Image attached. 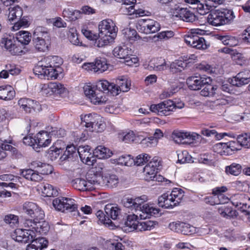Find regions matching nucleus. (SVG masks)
I'll return each mask as SVG.
<instances>
[{
  "label": "nucleus",
  "mask_w": 250,
  "mask_h": 250,
  "mask_svg": "<svg viewBox=\"0 0 250 250\" xmlns=\"http://www.w3.org/2000/svg\"><path fill=\"white\" fill-rule=\"evenodd\" d=\"M137 211L140 212L139 216L142 219L150 218L151 216H156L158 215L159 209L154 207L152 205L144 202L139 207Z\"/></svg>",
  "instance_id": "nucleus-21"
},
{
  "label": "nucleus",
  "mask_w": 250,
  "mask_h": 250,
  "mask_svg": "<svg viewBox=\"0 0 250 250\" xmlns=\"http://www.w3.org/2000/svg\"><path fill=\"white\" fill-rule=\"evenodd\" d=\"M211 81L210 77H204L201 76H193L188 78L187 83L188 87L193 90L200 89L204 85L209 83Z\"/></svg>",
  "instance_id": "nucleus-16"
},
{
  "label": "nucleus",
  "mask_w": 250,
  "mask_h": 250,
  "mask_svg": "<svg viewBox=\"0 0 250 250\" xmlns=\"http://www.w3.org/2000/svg\"><path fill=\"white\" fill-rule=\"evenodd\" d=\"M73 187L80 191L92 190L95 188L94 186L99 185L96 180H89L85 181L83 179L76 178L72 181Z\"/></svg>",
  "instance_id": "nucleus-20"
},
{
  "label": "nucleus",
  "mask_w": 250,
  "mask_h": 250,
  "mask_svg": "<svg viewBox=\"0 0 250 250\" xmlns=\"http://www.w3.org/2000/svg\"><path fill=\"white\" fill-rule=\"evenodd\" d=\"M123 38L125 40H127L131 43L139 39L136 31L131 28H125L122 30Z\"/></svg>",
  "instance_id": "nucleus-39"
},
{
  "label": "nucleus",
  "mask_w": 250,
  "mask_h": 250,
  "mask_svg": "<svg viewBox=\"0 0 250 250\" xmlns=\"http://www.w3.org/2000/svg\"><path fill=\"white\" fill-rule=\"evenodd\" d=\"M133 52L126 45H119L113 50V54L118 58L125 60V63L129 66L137 62L138 59L132 55Z\"/></svg>",
  "instance_id": "nucleus-7"
},
{
  "label": "nucleus",
  "mask_w": 250,
  "mask_h": 250,
  "mask_svg": "<svg viewBox=\"0 0 250 250\" xmlns=\"http://www.w3.org/2000/svg\"><path fill=\"white\" fill-rule=\"evenodd\" d=\"M118 137L122 142L127 143L136 140V136L131 130L121 131L118 133Z\"/></svg>",
  "instance_id": "nucleus-36"
},
{
  "label": "nucleus",
  "mask_w": 250,
  "mask_h": 250,
  "mask_svg": "<svg viewBox=\"0 0 250 250\" xmlns=\"http://www.w3.org/2000/svg\"><path fill=\"white\" fill-rule=\"evenodd\" d=\"M207 84V85L201 91V95L203 96H214L217 90L218 86L217 85H212L209 83Z\"/></svg>",
  "instance_id": "nucleus-53"
},
{
  "label": "nucleus",
  "mask_w": 250,
  "mask_h": 250,
  "mask_svg": "<svg viewBox=\"0 0 250 250\" xmlns=\"http://www.w3.org/2000/svg\"><path fill=\"white\" fill-rule=\"evenodd\" d=\"M48 92L55 94H66L67 93V89L63 85L59 83H50L47 85Z\"/></svg>",
  "instance_id": "nucleus-32"
},
{
  "label": "nucleus",
  "mask_w": 250,
  "mask_h": 250,
  "mask_svg": "<svg viewBox=\"0 0 250 250\" xmlns=\"http://www.w3.org/2000/svg\"><path fill=\"white\" fill-rule=\"evenodd\" d=\"M33 41L36 49L39 51L44 52L48 49V44L46 42H48L49 40L33 39Z\"/></svg>",
  "instance_id": "nucleus-51"
},
{
  "label": "nucleus",
  "mask_w": 250,
  "mask_h": 250,
  "mask_svg": "<svg viewBox=\"0 0 250 250\" xmlns=\"http://www.w3.org/2000/svg\"><path fill=\"white\" fill-rule=\"evenodd\" d=\"M137 215L135 214L129 215L125 221L122 229L126 232H131L137 230L138 221L137 220Z\"/></svg>",
  "instance_id": "nucleus-27"
},
{
  "label": "nucleus",
  "mask_w": 250,
  "mask_h": 250,
  "mask_svg": "<svg viewBox=\"0 0 250 250\" xmlns=\"http://www.w3.org/2000/svg\"><path fill=\"white\" fill-rule=\"evenodd\" d=\"M52 204L54 208L58 210L64 212L75 211L77 209V205L74 199L64 197H58L53 200Z\"/></svg>",
  "instance_id": "nucleus-9"
},
{
  "label": "nucleus",
  "mask_w": 250,
  "mask_h": 250,
  "mask_svg": "<svg viewBox=\"0 0 250 250\" xmlns=\"http://www.w3.org/2000/svg\"><path fill=\"white\" fill-rule=\"evenodd\" d=\"M62 63V59L58 56L47 58L45 62H40L33 70L35 75L42 79H55L62 73L60 65Z\"/></svg>",
  "instance_id": "nucleus-1"
},
{
  "label": "nucleus",
  "mask_w": 250,
  "mask_h": 250,
  "mask_svg": "<svg viewBox=\"0 0 250 250\" xmlns=\"http://www.w3.org/2000/svg\"><path fill=\"white\" fill-rule=\"evenodd\" d=\"M69 33L68 39L73 44L78 45L80 43H82L79 41L78 34L75 29H71L69 31Z\"/></svg>",
  "instance_id": "nucleus-62"
},
{
  "label": "nucleus",
  "mask_w": 250,
  "mask_h": 250,
  "mask_svg": "<svg viewBox=\"0 0 250 250\" xmlns=\"http://www.w3.org/2000/svg\"><path fill=\"white\" fill-rule=\"evenodd\" d=\"M51 131H49V134L52 136H54L56 138H62L64 137L65 134V131L64 129L57 127H51Z\"/></svg>",
  "instance_id": "nucleus-63"
},
{
  "label": "nucleus",
  "mask_w": 250,
  "mask_h": 250,
  "mask_svg": "<svg viewBox=\"0 0 250 250\" xmlns=\"http://www.w3.org/2000/svg\"><path fill=\"white\" fill-rule=\"evenodd\" d=\"M104 183L108 188H113L117 186L119 179L115 175H109L103 178Z\"/></svg>",
  "instance_id": "nucleus-44"
},
{
  "label": "nucleus",
  "mask_w": 250,
  "mask_h": 250,
  "mask_svg": "<svg viewBox=\"0 0 250 250\" xmlns=\"http://www.w3.org/2000/svg\"><path fill=\"white\" fill-rule=\"evenodd\" d=\"M30 242L27 246L26 250H42L46 248L48 244L47 240L43 237L35 238Z\"/></svg>",
  "instance_id": "nucleus-25"
},
{
  "label": "nucleus",
  "mask_w": 250,
  "mask_h": 250,
  "mask_svg": "<svg viewBox=\"0 0 250 250\" xmlns=\"http://www.w3.org/2000/svg\"><path fill=\"white\" fill-rule=\"evenodd\" d=\"M200 138L201 136L196 133L185 132L178 130H174L171 135V138L177 144H190Z\"/></svg>",
  "instance_id": "nucleus-8"
},
{
  "label": "nucleus",
  "mask_w": 250,
  "mask_h": 250,
  "mask_svg": "<svg viewBox=\"0 0 250 250\" xmlns=\"http://www.w3.org/2000/svg\"><path fill=\"white\" fill-rule=\"evenodd\" d=\"M42 192L45 196L51 197L58 195V191L51 185L46 183L43 185Z\"/></svg>",
  "instance_id": "nucleus-49"
},
{
  "label": "nucleus",
  "mask_w": 250,
  "mask_h": 250,
  "mask_svg": "<svg viewBox=\"0 0 250 250\" xmlns=\"http://www.w3.org/2000/svg\"><path fill=\"white\" fill-rule=\"evenodd\" d=\"M184 197V191L179 188H174L170 194L164 193L159 197L158 204L165 208H172L179 205Z\"/></svg>",
  "instance_id": "nucleus-4"
},
{
  "label": "nucleus",
  "mask_w": 250,
  "mask_h": 250,
  "mask_svg": "<svg viewBox=\"0 0 250 250\" xmlns=\"http://www.w3.org/2000/svg\"><path fill=\"white\" fill-rule=\"evenodd\" d=\"M15 95L13 88L10 85L0 86V99L4 101L12 100Z\"/></svg>",
  "instance_id": "nucleus-30"
},
{
  "label": "nucleus",
  "mask_w": 250,
  "mask_h": 250,
  "mask_svg": "<svg viewBox=\"0 0 250 250\" xmlns=\"http://www.w3.org/2000/svg\"><path fill=\"white\" fill-rule=\"evenodd\" d=\"M174 9L175 12H173V14L184 21L192 22L196 19L194 14L187 8H180L177 6L175 7Z\"/></svg>",
  "instance_id": "nucleus-23"
},
{
  "label": "nucleus",
  "mask_w": 250,
  "mask_h": 250,
  "mask_svg": "<svg viewBox=\"0 0 250 250\" xmlns=\"http://www.w3.org/2000/svg\"><path fill=\"white\" fill-rule=\"evenodd\" d=\"M17 41L22 44H28L31 41V36L27 31H20L16 34Z\"/></svg>",
  "instance_id": "nucleus-42"
},
{
  "label": "nucleus",
  "mask_w": 250,
  "mask_h": 250,
  "mask_svg": "<svg viewBox=\"0 0 250 250\" xmlns=\"http://www.w3.org/2000/svg\"><path fill=\"white\" fill-rule=\"evenodd\" d=\"M151 158V156L146 153H142L139 155L134 160L133 163L137 166H141L148 162Z\"/></svg>",
  "instance_id": "nucleus-56"
},
{
  "label": "nucleus",
  "mask_w": 250,
  "mask_h": 250,
  "mask_svg": "<svg viewBox=\"0 0 250 250\" xmlns=\"http://www.w3.org/2000/svg\"><path fill=\"white\" fill-rule=\"evenodd\" d=\"M4 221L11 227H16L19 224V217L12 214H8L5 216Z\"/></svg>",
  "instance_id": "nucleus-54"
},
{
  "label": "nucleus",
  "mask_w": 250,
  "mask_h": 250,
  "mask_svg": "<svg viewBox=\"0 0 250 250\" xmlns=\"http://www.w3.org/2000/svg\"><path fill=\"white\" fill-rule=\"evenodd\" d=\"M23 212L28 216L38 220H43L44 217L43 211L35 203L26 202L22 206Z\"/></svg>",
  "instance_id": "nucleus-13"
},
{
  "label": "nucleus",
  "mask_w": 250,
  "mask_h": 250,
  "mask_svg": "<svg viewBox=\"0 0 250 250\" xmlns=\"http://www.w3.org/2000/svg\"><path fill=\"white\" fill-rule=\"evenodd\" d=\"M178 162L181 164L185 163H193L194 160L192 157L187 151H183L178 155Z\"/></svg>",
  "instance_id": "nucleus-60"
},
{
  "label": "nucleus",
  "mask_w": 250,
  "mask_h": 250,
  "mask_svg": "<svg viewBox=\"0 0 250 250\" xmlns=\"http://www.w3.org/2000/svg\"><path fill=\"white\" fill-rule=\"evenodd\" d=\"M24 227L26 228H29L34 230L35 235L36 233L40 234H46L49 230L48 223L42 220L26 219L23 223Z\"/></svg>",
  "instance_id": "nucleus-10"
},
{
  "label": "nucleus",
  "mask_w": 250,
  "mask_h": 250,
  "mask_svg": "<svg viewBox=\"0 0 250 250\" xmlns=\"http://www.w3.org/2000/svg\"><path fill=\"white\" fill-rule=\"evenodd\" d=\"M18 104L25 112L29 113L36 109L37 102L30 99L21 98L18 101Z\"/></svg>",
  "instance_id": "nucleus-28"
},
{
  "label": "nucleus",
  "mask_w": 250,
  "mask_h": 250,
  "mask_svg": "<svg viewBox=\"0 0 250 250\" xmlns=\"http://www.w3.org/2000/svg\"><path fill=\"white\" fill-rule=\"evenodd\" d=\"M156 224L151 221H142L139 222L137 227L138 231L150 230L153 229Z\"/></svg>",
  "instance_id": "nucleus-52"
},
{
  "label": "nucleus",
  "mask_w": 250,
  "mask_h": 250,
  "mask_svg": "<svg viewBox=\"0 0 250 250\" xmlns=\"http://www.w3.org/2000/svg\"><path fill=\"white\" fill-rule=\"evenodd\" d=\"M208 22L212 26H219V10L212 9L208 17Z\"/></svg>",
  "instance_id": "nucleus-47"
},
{
  "label": "nucleus",
  "mask_w": 250,
  "mask_h": 250,
  "mask_svg": "<svg viewBox=\"0 0 250 250\" xmlns=\"http://www.w3.org/2000/svg\"><path fill=\"white\" fill-rule=\"evenodd\" d=\"M8 143L11 144V140H10L8 142L5 140L3 141V143L1 144V146L0 147V152H4L5 153L6 156L7 155V154L5 152V150L11 151L13 152V154L16 153L17 151V149L11 145L8 144Z\"/></svg>",
  "instance_id": "nucleus-57"
},
{
  "label": "nucleus",
  "mask_w": 250,
  "mask_h": 250,
  "mask_svg": "<svg viewBox=\"0 0 250 250\" xmlns=\"http://www.w3.org/2000/svg\"><path fill=\"white\" fill-rule=\"evenodd\" d=\"M116 83L115 86H113V88H114L113 89L115 91V92H114V95H118L119 91L127 92L130 89V83L124 77L118 79L116 80Z\"/></svg>",
  "instance_id": "nucleus-29"
},
{
  "label": "nucleus",
  "mask_w": 250,
  "mask_h": 250,
  "mask_svg": "<svg viewBox=\"0 0 250 250\" xmlns=\"http://www.w3.org/2000/svg\"><path fill=\"white\" fill-rule=\"evenodd\" d=\"M83 68L84 69L93 71L99 73H102L107 69L108 64L104 58H97L94 62L84 63Z\"/></svg>",
  "instance_id": "nucleus-19"
},
{
  "label": "nucleus",
  "mask_w": 250,
  "mask_h": 250,
  "mask_svg": "<svg viewBox=\"0 0 250 250\" xmlns=\"http://www.w3.org/2000/svg\"><path fill=\"white\" fill-rule=\"evenodd\" d=\"M96 122H94L93 125L91 126L92 131L102 132L105 128V124L102 121V118L97 119Z\"/></svg>",
  "instance_id": "nucleus-61"
},
{
  "label": "nucleus",
  "mask_w": 250,
  "mask_h": 250,
  "mask_svg": "<svg viewBox=\"0 0 250 250\" xmlns=\"http://www.w3.org/2000/svg\"><path fill=\"white\" fill-rule=\"evenodd\" d=\"M242 170L241 166L237 163H232L230 166L225 167V172L227 174H231L234 176L239 175Z\"/></svg>",
  "instance_id": "nucleus-43"
},
{
  "label": "nucleus",
  "mask_w": 250,
  "mask_h": 250,
  "mask_svg": "<svg viewBox=\"0 0 250 250\" xmlns=\"http://www.w3.org/2000/svg\"><path fill=\"white\" fill-rule=\"evenodd\" d=\"M137 28L139 31L145 34L154 33L160 29V25L157 21L150 19H140Z\"/></svg>",
  "instance_id": "nucleus-11"
},
{
  "label": "nucleus",
  "mask_w": 250,
  "mask_h": 250,
  "mask_svg": "<svg viewBox=\"0 0 250 250\" xmlns=\"http://www.w3.org/2000/svg\"><path fill=\"white\" fill-rule=\"evenodd\" d=\"M117 163L119 165L125 166H131L134 162V160L130 158L129 155L121 156L117 159Z\"/></svg>",
  "instance_id": "nucleus-58"
},
{
  "label": "nucleus",
  "mask_w": 250,
  "mask_h": 250,
  "mask_svg": "<svg viewBox=\"0 0 250 250\" xmlns=\"http://www.w3.org/2000/svg\"><path fill=\"white\" fill-rule=\"evenodd\" d=\"M160 165V160L158 157H153L144 168L143 172L146 181L154 180L157 170Z\"/></svg>",
  "instance_id": "nucleus-14"
},
{
  "label": "nucleus",
  "mask_w": 250,
  "mask_h": 250,
  "mask_svg": "<svg viewBox=\"0 0 250 250\" xmlns=\"http://www.w3.org/2000/svg\"><path fill=\"white\" fill-rule=\"evenodd\" d=\"M16 184L13 183H10L8 184L4 182L0 183V197H5L11 196V192L8 190V188H14Z\"/></svg>",
  "instance_id": "nucleus-48"
},
{
  "label": "nucleus",
  "mask_w": 250,
  "mask_h": 250,
  "mask_svg": "<svg viewBox=\"0 0 250 250\" xmlns=\"http://www.w3.org/2000/svg\"><path fill=\"white\" fill-rule=\"evenodd\" d=\"M237 142H229L228 143L220 142V149H225L220 151L221 155H228L231 151L241 149L242 146L250 148V133L239 135L237 137Z\"/></svg>",
  "instance_id": "nucleus-5"
},
{
  "label": "nucleus",
  "mask_w": 250,
  "mask_h": 250,
  "mask_svg": "<svg viewBox=\"0 0 250 250\" xmlns=\"http://www.w3.org/2000/svg\"><path fill=\"white\" fill-rule=\"evenodd\" d=\"M212 194L213 196L206 197L204 201L206 203L210 204V205H217L219 201V187L216 188L212 190Z\"/></svg>",
  "instance_id": "nucleus-50"
},
{
  "label": "nucleus",
  "mask_w": 250,
  "mask_h": 250,
  "mask_svg": "<svg viewBox=\"0 0 250 250\" xmlns=\"http://www.w3.org/2000/svg\"><path fill=\"white\" fill-rule=\"evenodd\" d=\"M202 32H204V31L199 29H192L191 33L185 37V42L187 44L198 49H207L205 40L198 36V34H202Z\"/></svg>",
  "instance_id": "nucleus-6"
},
{
  "label": "nucleus",
  "mask_w": 250,
  "mask_h": 250,
  "mask_svg": "<svg viewBox=\"0 0 250 250\" xmlns=\"http://www.w3.org/2000/svg\"><path fill=\"white\" fill-rule=\"evenodd\" d=\"M147 200L146 195H142L135 199L126 198L122 200V203L125 208L130 209L131 210H135L137 211L140 206Z\"/></svg>",
  "instance_id": "nucleus-22"
},
{
  "label": "nucleus",
  "mask_w": 250,
  "mask_h": 250,
  "mask_svg": "<svg viewBox=\"0 0 250 250\" xmlns=\"http://www.w3.org/2000/svg\"><path fill=\"white\" fill-rule=\"evenodd\" d=\"M36 141V151H40L38 148L47 146L51 142L49 134L47 131H42L35 136Z\"/></svg>",
  "instance_id": "nucleus-24"
},
{
  "label": "nucleus",
  "mask_w": 250,
  "mask_h": 250,
  "mask_svg": "<svg viewBox=\"0 0 250 250\" xmlns=\"http://www.w3.org/2000/svg\"><path fill=\"white\" fill-rule=\"evenodd\" d=\"M76 147L73 145L67 146L64 153L60 157V159L63 161H65L74 156H77V152H76Z\"/></svg>",
  "instance_id": "nucleus-45"
},
{
  "label": "nucleus",
  "mask_w": 250,
  "mask_h": 250,
  "mask_svg": "<svg viewBox=\"0 0 250 250\" xmlns=\"http://www.w3.org/2000/svg\"><path fill=\"white\" fill-rule=\"evenodd\" d=\"M83 122L85 123V126L86 127H91L94 122H96L97 119H100V116L96 114H89L85 115L81 118Z\"/></svg>",
  "instance_id": "nucleus-46"
},
{
  "label": "nucleus",
  "mask_w": 250,
  "mask_h": 250,
  "mask_svg": "<svg viewBox=\"0 0 250 250\" xmlns=\"http://www.w3.org/2000/svg\"><path fill=\"white\" fill-rule=\"evenodd\" d=\"M173 102L171 100L164 101L156 104L150 105V109L152 112L157 113L160 116H167L172 111Z\"/></svg>",
  "instance_id": "nucleus-17"
},
{
  "label": "nucleus",
  "mask_w": 250,
  "mask_h": 250,
  "mask_svg": "<svg viewBox=\"0 0 250 250\" xmlns=\"http://www.w3.org/2000/svg\"><path fill=\"white\" fill-rule=\"evenodd\" d=\"M97 87L99 89L98 91H103L104 92H110L114 95V90L113 86H115L114 83H110L106 80H100L99 81L96 85Z\"/></svg>",
  "instance_id": "nucleus-35"
},
{
  "label": "nucleus",
  "mask_w": 250,
  "mask_h": 250,
  "mask_svg": "<svg viewBox=\"0 0 250 250\" xmlns=\"http://www.w3.org/2000/svg\"><path fill=\"white\" fill-rule=\"evenodd\" d=\"M35 232L33 229L29 228L26 229H16L11 234L12 238L15 241L27 243L30 242L33 239L36 237Z\"/></svg>",
  "instance_id": "nucleus-12"
},
{
  "label": "nucleus",
  "mask_w": 250,
  "mask_h": 250,
  "mask_svg": "<svg viewBox=\"0 0 250 250\" xmlns=\"http://www.w3.org/2000/svg\"><path fill=\"white\" fill-rule=\"evenodd\" d=\"M96 215L101 223L108 225L112 224L111 220L108 218H107L106 214H104L103 211L98 210Z\"/></svg>",
  "instance_id": "nucleus-64"
},
{
  "label": "nucleus",
  "mask_w": 250,
  "mask_h": 250,
  "mask_svg": "<svg viewBox=\"0 0 250 250\" xmlns=\"http://www.w3.org/2000/svg\"><path fill=\"white\" fill-rule=\"evenodd\" d=\"M104 94L100 91H96L91 97L90 99L91 103L95 104H105L107 99L103 96Z\"/></svg>",
  "instance_id": "nucleus-41"
},
{
  "label": "nucleus",
  "mask_w": 250,
  "mask_h": 250,
  "mask_svg": "<svg viewBox=\"0 0 250 250\" xmlns=\"http://www.w3.org/2000/svg\"><path fill=\"white\" fill-rule=\"evenodd\" d=\"M109 150L104 146H97L93 151L94 156L99 159H105L111 156Z\"/></svg>",
  "instance_id": "nucleus-40"
},
{
  "label": "nucleus",
  "mask_w": 250,
  "mask_h": 250,
  "mask_svg": "<svg viewBox=\"0 0 250 250\" xmlns=\"http://www.w3.org/2000/svg\"><path fill=\"white\" fill-rule=\"evenodd\" d=\"M29 25V21L27 17H23L22 18H20L14 22V25L12 27L13 30H18L21 27H27Z\"/></svg>",
  "instance_id": "nucleus-59"
},
{
  "label": "nucleus",
  "mask_w": 250,
  "mask_h": 250,
  "mask_svg": "<svg viewBox=\"0 0 250 250\" xmlns=\"http://www.w3.org/2000/svg\"><path fill=\"white\" fill-rule=\"evenodd\" d=\"M234 18L233 12L231 10L220 6V26L229 24Z\"/></svg>",
  "instance_id": "nucleus-26"
},
{
  "label": "nucleus",
  "mask_w": 250,
  "mask_h": 250,
  "mask_svg": "<svg viewBox=\"0 0 250 250\" xmlns=\"http://www.w3.org/2000/svg\"><path fill=\"white\" fill-rule=\"evenodd\" d=\"M32 167L37 168V170L31 168L20 170V175L27 180L40 182L43 179V175L52 173L53 171V167L48 164L38 161H34L31 163Z\"/></svg>",
  "instance_id": "nucleus-3"
},
{
  "label": "nucleus",
  "mask_w": 250,
  "mask_h": 250,
  "mask_svg": "<svg viewBox=\"0 0 250 250\" xmlns=\"http://www.w3.org/2000/svg\"><path fill=\"white\" fill-rule=\"evenodd\" d=\"M0 44L2 48L4 47L13 55H17L20 52V49L16 46L15 44L13 43L12 40L11 39L3 38Z\"/></svg>",
  "instance_id": "nucleus-31"
},
{
  "label": "nucleus",
  "mask_w": 250,
  "mask_h": 250,
  "mask_svg": "<svg viewBox=\"0 0 250 250\" xmlns=\"http://www.w3.org/2000/svg\"><path fill=\"white\" fill-rule=\"evenodd\" d=\"M221 210L220 214L221 216L227 219H230L236 217L237 212L233 210L231 207L229 205H223L220 207V210Z\"/></svg>",
  "instance_id": "nucleus-38"
},
{
  "label": "nucleus",
  "mask_w": 250,
  "mask_h": 250,
  "mask_svg": "<svg viewBox=\"0 0 250 250\" xmlns=\"http://www.w3.org/2000/svg\"><path fill=\"white\" fill-rule=\"evenodd\" d=\"M33 39L50 40L47 29L42 26H38L36 28L34 31Z\"/></svg>",
  "instance_id": "nucleus-34"
},
{
  "label": "nucleus",
  "mask_w": 250,
  "mask_h": 250,
  "mask_svg": "<svg viewBox=\"0 0 250 250\" xmlns=\"http://www.w3.org/2000/svg\"><path fill=\"white\" fill-rule=\"evenodd\" d=\"M105 213L106 214L107 218L116 220L117 219L120 210L117 207L113 206L111 205H107L104 208Z\"/></svg>",
  "instance_id": "nucleus-37"
},
{
  "label": "nucleus",
  "mask_w": 250,
  "mask_h": 250,
  "mask_svg": "<svg viewBox=\"0 0 250 250\" xmlns=\"http://www.w3.org/2000/svg\"><path fill=\"white\" fill-rule=\"evenodd\" d=\"M8 19L10 21H16L21 17L23 11L22 8L19 6H10L9 8Z\"/></svg>",
  "instance_id": "nucleus-33"
},
{
  "label": "nucleus",
  "mask_w": 250,
  "mask_h": 250,
  "mask_svg": "<svg viewBox=\"0 0 250 250\" xmlns=\"http://www.w3.org/2000/svg\"><path fill=\"white\" fill-rule=\"evenodd\" d=\"M206 2L205 6L200 2V0H185V1L192 5H196L198 12L202 15L208 12V6L216 8L219 5V0H205Z\"/></svg>",
  "instance_id": "nucleus-15"
},
{
  "label": "nucleus",
  "mask_w": 250,
  "mask_h": 250,
  "mask_svg": "<svg viewBox=\"0 0 250 250\" xmlns=\"http://www.w3.org/2000/svg\"><path fill=\"white\" fill-rule=\"evenodd\" d=\"M99 38L95 42L94 45L102 47L112 42L117 36L118 28L111 19H106L101 21L98 25Z\"/></svg>",
  "instance_id": "nucleus-2"
},
{
  "label": "nucleus",
  "mask_w": 250,
  "mask_h": 250,
  "mask_svg": "<svg viewBox=\"0 0 250 250\" xmlns=\"http://www.w3.org/2000/svg\"><path fill=\"white\" fill-rule=\"evenodd\" d=\"M186 63L180 60L175 61L171 63L170 65V71L172 73H177L182 71V69L186 66Z\"/></svg>",
  "instance_id": "nucleus-55"
},
{
  "label": "nucleus",
  "mask_w": 250,
  "mask_h": 250,
  "mask_svg": "<svg viewBox=\"0 0 250 250\" xmlns=\"http://www.w3.org/2000/svg\"><path fill=\"white\" fill-rule=\"evenodd\" d=\"M81 161L85 164L92 166L96 161L93 153H92L91 149L88 146H81L77 149Z\"/></svg>",
  "instance_id": "nucleus-18"
}]
</instances>
